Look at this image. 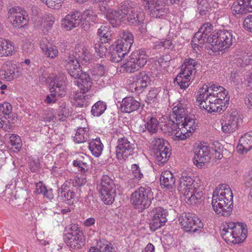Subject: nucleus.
Returning a JSON list of instances; mask_svg holds the SVG:
<instances>
[{"instance_id": "obj_1", "label": "nucleus", "mask_w": 252, "mask_h": 252, "mask_svg": "<svg viewBox=\"0 0 252 252\" xmlns=\"http://www.w3.org/2000/svg\"><path fill=\"white\" fill-rule=\"evenodd\" d=\"M92 0L99 2V10L113 27L119 26L121 22L138 26L141 24L145 19L144 13L136 3L125 1L121 3L117 9L113 10L107 2L101 0Z\"/></svg>"}, {"instance_id": "obj_2", "label": "nucleus", "mask_w": 252, "mask_h": 252, "mask_svg": "<svg viewBox=\"0 0 252 252\" xmlns=\"http://www.w3.org/2000/svg\"><path fill=\"white\" fill-rule=\"evenodd\" d=\"M169 119L162 126L161 130L169 136H172L174 140H183L189 137L196 129L195 120L188 118L185 122L180 124Z\"/></svg>"}, {"instance_id": "obj_3", "label": "nucleus", "mask_w": 252, "mask_h": 252, "mask_svg": "<svg viewBox=\"0 0 252 252\" xmlns=\"http://www.w3.org/2000/svg\"><path fill=\"white\" fill-rule=\"evenodd\" d=\"M75 79L74 84L80 89V92L76 91L74 96L75 105L81 107H86L92 96L85 94L92 88L93 78L89 72H84L80 78Z\"/></svg>"}, {"instance_id": "obj_4", "label": "nucleus", "mask_w": 252, "mask_h": 252, "mask_svg": "<svg viewBox=\"0 0 252 252\" xmlns=\"http://www.w3.org/2000/svg\"><path fill=\"white\" fill-rule=\"evenodd\" d=\"M154 199L151 188L145 186L140 187L131 194L130 202L135 208L142 212L150 206Z\"/></svg>"}, {"instance_id": "obj_5", "label": "nucleus", "mask_w": 252, "mask_h": 252, "mask_svg": "<svg viewBox=\"0 0 252 252\" xmlns=\"http://www.w3.org/2000/svg\"><path fill=\"white\" fill-rule=\"evenodd\" d=\"M119 187V186L116 185L109 176L103 175L96 188L102 201L106 204L110 205L114 202Z\"/></svg>"}, {"instance_id": "obj_6", "label": "nucleus", "mask_w": 252, "mask_h": 252, "mask_svg": "<svg viewBox=\"0 0 252 252\" xmlns=\"http://www.w3.org/2000/svg\"><path fill=\"white\" fill-rule=\"evenodd\" d=\"M197 66L198 63L195 60L186 59L182 65L181 72L174 79V83H177L181 89L185 90L189 86L191 77L195 75Z\"/></svg>"}, {"instance_id": "obj_7", "label": "nucleus", "mask_w": 252, "mask_h": 252, "mask_svg": "<svg viewBox=\"0 0 252 252\" xmlns=\"http://www.w3.org/2000/svg\"><path fill=\"white\" fill-rule=\"evenodd\" d=\"M211 45L207 46L213 52L223 51L230 47L236 42L232 31L220 30L215 33V38Z\"/></svg>"}, {"instance_id": "obj_8", "label": "nucleus", "mask_w": 252, "mask_h": 252, "mask_svg": "<svg viewBox=\"0 0 252 252\" xmlns=\"http://www.w3.org/2000/svg\"><path fill=\"white\" fill-rule=\"evenodd\" d=\"M151 144L156 163L160 165L166 162L171 154L168 142L163 138L155 137L152 140Z\"/></svg>"}, {"instance_id": "obj_9", "label": "nucleus", "mask_w": 252, "mask_h": 252, "mask_svg": "<svg viewBox=\"0 0 252 252\" xmlns=\"http://www.w3.org/2000/svg\"><path fill=\"white\" fill-rule=\"evenodd\" d=\"M65 243L71 249L77 250L85 245V238L83 232L77 225H72L69 231L63 235Z\"/></svg>"}, {"instance_id": "obj_10", "label": "nucleus", "mask_w": 252, "mask_h": 252, "mask_svg": "<svg viewBox=\"0 0 252 252\" xmlns=\"http://www.w3.org/2000/svg\"><path fill=\"white\" fill-rule=\"evenodd\" d=\"M213 26L210 23L204 24L194 35L192 40V46L195 48L198 47L199 45L207 43L208 46L211 45L215 38V34H213Z\"/></svg>"}, {"instance_id": "obj_11", "label": "nucleus", "mask_w": 252, "mask_h": 252, "mask_svg": "<svg viewBox=\"0 0 252 252\" xmlns=\"http://www.w3.org/2000/svg\"><path fill=\"white\" fill-rule=\"evenodd\" d=\"M242 116L234 109H231L222 119L221 130L224 133L236 130L243 122Z\"/></svg>"}, {"instance_id": "obj_12", "label": "nucleus", "mask_w": 252, "mask_h": 252, "mask_svg": "<svg viewBox=\"0 0 252 252\" xmlns=\"http://www.w3.org/2000/svg\"><path fill=\"white\" fill-rule=\"evenodd\" d=\"M178 220L184 230L187 232L195 233L203 227L201 220L190 213H183Z\"/></svg>"}, {"instance_id": "obj_13", "label": "nucleus", "mask_w": 252, "mask_h": 252, "mask_svg": "<svg viewBox=\"0 0 252 252\" xmlns=\"http://www.w3.org/2000/svg\"><path fill=\"white\" fill-rule=\"evenodd\" d=\"M135 148L134 141H130L125 137L120 138L117 141V146L116 147V158L119 160H125L128 156L133 155Z\"/></svg>"}, {"instance_id": "obj_14", "label": "nucleus", "mask_w": 252, "mask_h": 252, "mask_svg": "<svg viewBox=\"0 0 252 252\" xmlns=\"http://www.w3.org/2000/svg\"><path fill=\"white\" fill-rule=\"evenodd\" d=\"M221 200L233 202L232 192L227 185H220L214 191L212 201L213 208L216 209V205L222 207V203L220 202Z\"/></svg>"}, {"instance_id": "obj_15", "label": "nucleus", "mask_w": 252, "mask_h": 252, "mask_svg": "<svg viewBox=\"0 0 252 252\" xmlns=\"http://www.w3.org/2000/svg\"><path fill=\"white\" fill-rule=\"evenodd\" d=\"M78 191H80L78 188L71 187V182L66 181L59 189L58 197L63 201H67L68 204H73L78 200Z\"/></svg>"}, {"instance_id": "obj_16", "label": "nucleus", "mask_w": 252, "mask_h": 252, "mask_svg": "<svg viewBox=\"0 0 252 252\" xmlns=\"http://www.w3.org/2000/svg\"><path fill=\"white\" fill-rule=\"evenodd\" d=\"M8 14L9 21L15 27L21 28L28 23L29 18L27 13L20 7H12Z\"/></svg>"}, {"instance_id": "obj_17", "label": "nucleus", "mask_w": 252, "mask_h": 252, "mask_svg": "<svg viewBox=\"0 0 252 252\" xmlns=\"http://www.w3.org/2000/svg\"><path fill=\"white\" fill-rule=\"evenodd\" d=\"M193 153V163L199 168H202L205 163L210 160L211 151L207 146H198L194 148Z\"/></svg>"}, {"instance_id": "obj_18", "label": "nucleus", "mask_w": 252, "mask_h": 252, "mask_svg": "<svg viewBox=\"0 0 252 252\" xmlns=\"http://www.w3.org/2000/svg\"><path fill=\"white\" fill-rule=\"evenodd\" d=\"M150 11L152 17L160 18L168 11L162 0H142Z\"/></svg>"}, {"instance_id": "obj_19", "label": "nucleus", "mask_w": 252, "mask_h": 252, "mask_svg": "<svg viewBox=\"0 0 252 252\" xmlns=\"http://www.w3.org/2000/svg\"><path fill=\"white\" fill-rule=\"evenodd\" d=\"M223 90V87L213 83L204 84L197 92L196 101L204 100V98H209V101L210 102V99H211V97H209L210 96L216 97L219 94V91H222Z\"/></svg>"}, {"instance_id": "obj_20", "label": "nucleus", "mask_w": 252, "mask_h": 252, "mask_svg": "<svg viewBox=\"0 0 252 252\" xmlns=\"http://www.w3.org/2000/svg\"><path fill=\"white\" fill-rule=\"evenodd\" d=\"M64 67L70 76L74 79L80 78L84 72L77 59L74 55H69L64 61Z\"/></svg>"}, {"instance_id": "obj_21", "label": "nucleus", "mask_w": 252, "mask_h": 252, "mask_svg": "<svg viewBox=\"0 0 252 252\" xmlns=\"http://www.w3.org/2000/svg\"><path fill=\"white\" fill-rule=\"evenodd\" d=\"M53 79V86L50 88V92L56 93L58 97L65 96L66 90V77L63 75L54 76Z\"/></svg>"}, {"instance_id": "obj_22", "label": "nucleus", "mask_w": 252, "mask_h": 252, "mask_svg": "<svg viewBox=\"0 0 252 252\" xmlns=\"http://www.w3.org/2000/svg\"><path fill=\"white\" fill-rule=\"evenodd\" d=\"M83 15L81 13L78 11H75L67 14L62 20V24L66 30L69 31L78 27L81 23Z\"/></svg>"}, {"instance_id": "obj_23", "label": "nucleus", "mask_w": 252, "mask_h": 252, "mask_svg": "<svg viewBox=\"0 0 252 252\" xmlns=\"http://www.w3.org/2000/svg\"><path fill=\"white\" fill-rule=\"evenodd\" d=\"M18 76L19 71L16 65L9 62L5 63L0 70V76L1 79L7 81L16 79Z\"/></svg>"}, {"instance_id": "obj_24", "label": "nucleus", "mask_w": 252, "mask_h": 252, "mask_svg": "<svg viewBox=\"0 0 252 252\" xmlns=\"http://www.w3.org/2000/svg\"><path fill=\"white\" fill-rule=\"evenodd\" d=\"M194 181L186 173H183L180 178L178 185V190L182 194H187V192L194 191L195 189Z\"/></svg>"}, {"instance_id": "obj_25", "label": "nucleus", "mask_w": 252, "mask_h": 252, "mask_svg": "<svg viewBox=\"0 0 252 252\" xmlns=\"http://www.w3.org/2000/svg\"><path fill=\"white\" fill-rule=\"evenodd\" d=\"M135 84L136 91L142 92L143 90L150 85L151 80L147 72L144 71H139L133 77Z\"/></svg>"}, {"instance_id": "obj_26", "label": "nucleus", "mask_w": 252, "mask_h": 252, "mask_svg": "<svg viewBox=\"0 0 252 252\" xmlns=\"http://www.w3.org/2000/svg\"><path fill=\"white\" fill-rule=\"evenodd\" d=\"M200 108H203L209 113L220 112L224 111L227 107L225 106H221V103L214 99V101H209V98H204V100L197 101Z\"/></svg>"}, {"instance_id": "obj_27", "label": "nucleus", "mask_w": 252, "mask_h": 252, "mask_svg": "<svg viewBox=\"0 0 252 252\" xmlns=\"http://www.w3.org/2000/svg\"><path fill=\"white\" fill-rule=\"evenodd\" d=\"M141 106L140 102L132 96H127L123 99L121 108L125 113H130L139 109Z\"/></svg>"}, {"instance_id": "obj_28", "label": "nucleus", "mask_w": 252, "mask_h": 252, "mask_svg": "<svg viewBox=\"0 0 252 252\" xmlns=\"http://www.w3.org/2000/svg\"><path fill=\"white\" fill-rule=\"evenodd\" d=\"M119 35L120 39L118 42V48L122 47L125 51H129L133 43V34L129 31H123L120 32Z\"/></svg>"}, {"instance_id": "obj_29", "label": "nucleus", "mask_w": 252, "mask_h": 252, "mask_svg": "<svg viewBox=\"0 0 252 252\" xmlns=\"http://www.w3.org/2000/svg\"><path fill=\"white\" fill-rule=\"evenodd\" d=\"M187 113V109L183 107L182 104L179 103L173 108L172 112L170 114L169 118L175 119L176 122L182 124L185 122V119L186 120L188 118L192 119L188 116Z\"/></svg>"}, {"instance_id": "obj_30", "label": "nucleus", "mask_w": 252, "mask_h": 252, "mask_svg": "<svg viewBox=\"0 0 252 252\" xmlns=\"http://www.w3.org/2000/svg\"><path fill=\"white\" fill-rule=\"evenodd\" d=\"M229 228H232L233 235L236 237L237 244L243 242L247 237V230L242 223H235L234 222H228Z\"/></svg>"}, {"instance_id": "obj_31", "label": "nucleus", "mask_w": 252, "mask_h": 252, "mask_svg": "<svg viewBox=\"0 0 252 252\" xmlns=\"http://www.w3.org/2000/svg\"><path fill=\"white\" fill-rule=\"evenodd\" d=\"M159 124L157 119L153 116L148 115L145 120L144 125L139 127V131L144 132L148 130L150 134L156 133L158 131V126Z\"/></svg>"}, {"instance_id": "obj_32", "label": "nucleus", "mask_w": 252, "mask_h": 252, "mask_svg": "<svg viewBox=\"0 0 252 252\" xmlns=\"http://www.w3.org/2000/svg\"><path fill=\"white\" fill-rule=\"evenodd\" d=\"M12 106L8 102L0 103V119L11 120L14 124L17 121V115L13 113Z\"/></svg>"}, {"instance_id": "obj_33", "label": "nucleus", "mask_w": 252, "mask_h": 252, "mask_svg": "<svg viewBox=\"0 0 252 252\" xmlns=\"http://www.w3.org/2000/svg\"><path fill=\"white\" fill-rule=\"evenodd\" d=\"M175 180L174 176L170 171H164L160 175V183L162 188L172 189L175 186Z\"/></svg>"}, {"instance_id": "obj_34", "label": "nucleus", "mask_w": 252, "mask_h": 252, "mask_svg": "<svg viewBox=\"0 0 252 252\" xmlns=\"http://www.w3.org/2000/svg\"><path fill=\"white\" fill-rule=\"evenodd\" d=\"M252 148V131L247 132L240 138L237 149L242 154H244L249 151Z\"/></svg>"}, {"instance_id": "obj_35", "label": "nucleus", "mask_w": 252, "mask_h": 252, "mask_svg": "<svg viewBox=\"0 0 252 252\" xmlns=\"http://www.w3.org/2000/svg\"><path fill=\"white\" fill-rule=\"evenodd\" d=\"M129 57L140 67L144 66L146 64L148 57L145 50L142 49L133 51Z\"/></svg>"}, {"instance_id": "obj_36", "label": "nucleus", "mask_w": 252, "mask_h": 252, "mask_svg": "<svg viewBox=\"0 0 252 252\" xmlns=\"http://www.w3.org/2000/svg\"><path fill=\"white\" fill-rule=\"evenodd\" d=\"M89 252H115V251L108 242L99 240L95 246L90 247Z\"/></svg>"}, {"instance_id": "obj_37", "label": "nucleus", "mask_w": 252, "mask_h": 252, "mask_svg": "<svg viewBox=\"0 0 252 252\" xmlns=\"http://www.w3.org/2000/svg\"><path fill=\"white\" fill-rule=\"evenodd\" d=\"M222 203V207L217 206V209L213 208L214 211L219 215L222 216H228L231 213L233 208V202L225 201V200L220 201Z\"/></svg>"}, {"instance_id": "obj_38", "label": "nucleus", "mask_w": 252, "mask_h": 252, "mask_svg": "<svg viewBox=\"0 0 252 252\" xmlns=\"http://www.w3.org/2000/svg\"><path fill=\"white\" fill-rule=\"evenodd\" d=\"M47 40H42L40 44L41 49L44 52L47 57L55 58L58 56L59 51L56 46L49 43L46 44Z\"/></svg>"}, {"instance_id": "obj_39", "label": "nucleus", "mask_w": 252, "mask_h": 252, "mask_svg": "<svg viewBox=\"0 0 252 252\" xmlns=\"http://www.w3.org/2000/svg\"><path fill=\"white\" fill-rule=\"evenodd\" d=\"M232 9L233 15H243L249 12V9L245 0H237L234 1Z\"/></svg>"}, {"instance_id": "obj_40", "label": "nucleus", "mask_w": 252, "mask_h": 252, "mask_svg": "<svg viewBox=\"0 0 252 252\" xmlns=\"http://www.w3.org/2000/svg\"><path fill=\"white\" fill-rule=\"evenodd\" d=\"M88 147L93 156L98 157L102 153L103 145L99 138H96L89 142Z\"/></svg>"}, {"instance_id": "obj_41", "label": "nucleus", "mask_w": 252, "mask_h": 252, "mask_svg": "<svg viewBox=\"0 0 252 252\" xmlns=\"http://www.w3.org/2000/svg\"><path fill=\"white\" fill-rule=\"evenodd\" d=\"M221 235L224 240L227 243L237 244L236 238L234 236L232 228H229L228 222L226 223L225 225H224L221 231Z\"/></svg>"}, {"instance_id": "obj_42", "label": "nucleus", "mask_w": 252, "mask_h": 252, "mask_svg": "<svg viewBox=\"0 0 252 252\" xmlns=\"http://www.w3.org/2000/svg\"><path fill=\"white\" fill-rule=\"evenodd\" d=\"M14 46L9 40L0 38V56H7L11 55Z\"/></svg>"}, {"instance_id": "obj_43", "label": "nucleus", "mask_w": 252, "mask_h": 252, "mask_svg": "<svg viewBox=\"0 0 252 252\" xmlns=\"http://www.w3.org/2000/svg\"><path fill=\"white\" fill-rule=\"evenodd\" d=\"M129 52L128 51H125V49L121 47L118 48L117 44L115 49L111 51L110 54V60L113 62L118 63L122 60L125 55Z\"/></svg>"}, {"instance_id": "obj_44", "label": "nucleus", "mask_w": 252, "mask_h": 252, "mask_svg": "<svg viewBox=\"0 0 252 252\" xmlns=\"http://www.w3.org/2000/svg\"><path fill=\"white\" fill-rule=\"evenodd\" d=\"M87 129L88 128L85 127L78 128L74 137V141L77 143H81L88 140L89 139V134Z\"/></svg>"}, {"instance_id": "obj_45", "label": "nucleus", "mask_w": 252, "mask_h": 252, "mask_svg": "<svg viewBox=\"0 0 252 252\" xmlns=\"http://www.w3.org/2000/svg\"><path fill=\"white\" fill-rule=\"evenodd\" d=\"M107 108V105L105 102L98 101L92 107L91 114L94 117H99L104 113Z\"/></svg>"}, {"instance_id": "obj_46", "label": "nucleus", "mask_w": 252, "mask_h": 252, "mask_svg": "<svg viewBox=\"0 0 252 252\" xmlns=\"http://www.w3.org/2000/svg\"><path fill=\"white\" fill-rule=\"evenodd\" d=\"M98 34L99 35L102 42L106 43L112 40V34L108 27L101 26L98 30Z\"/></svg>"}, {"instance_id": "obj_47", "label": "nucleus", "mask_w": 252, "mask_h": 252, "mask_svg": "<svg viewBox=\"0 0 252 252\" xmlns=\"http://www.w3.org/2000/svg\"><path fill=\"white\" fill-rule=\"evenodd\" d=\"M5 140H9L10 144L15 146V149L19 150L22 146V141L20 137L14 134L6 133L4 136Z\"/></svg>"}, {"instance_id": "obj_48", "label": "nucleus", "mask_w": 252, "mask_h": 252, "mask_svg": "<svg viewBox=\"0 0 252 252\" xmlns=\"http://www.w3.org/2000/svg\"><path fill=\"white\" fill-rule=\"evenodd\" d=\"M167 219H163V218L160 219L158 216L156 217L153 215L149 223L150 229L154 231L164 225Z\"/></svg>"}, {"instance_id": "obj_49", "label": "nucleus", "mask_w": 252, "mask_h": 252, "mask_svg": "<svg viewBox=\"0 0 252 252\" xmlns=\"http://www.w3.org/2000/svg\"><path fill=\"white\" fill-rule=\"evenodd\" d=\"M122 66L127 73L134 72L141 68L136 63L132 60L131 58L130 57L123 63Z\"/></svg>"}, {"instance_id": "obj_50", "label": "nucleus", "mask_w": 252, "mask_h": 252, "mask_svg": "<svg viewBox=\"0 0 252 252\" xmlns=\"http://www.w3.org/2000/svg\"><path fill=\"white\" fill-rule=\"evenodd\" d=\"M106 67L101 64H97L94 68L89 71V73L93 78V79H96L97 77H103L105 73Z\"/></svg>"}, {"instance_id": "obj_51", "label": "nucleus", "mask_w": 252, "mask_h": 252, "mask_svg": "<svg viewBox=\"0 0 252 252\" xmlns=\"http://www.w3.org/2000/svg\"><path fill=\"white\" fill-rule=\"evenodd\" d=\"M217 101L221 103V106H227L229 104V96L228 94L227 91L224 88L222 91H219V94L217 95L215 98Z\"/></svg>"}, {"instance_id": "obj_52", "label": "nucleus", "mask_w": 252, "mask_h": 252, "mask_svg": "<svg viewBox=\"0 0 252 252\" xmlns=\"http://www.w3.org/2000/svg\"><path fill=\"white\" fill-rule=\"evenodd\" d=\"M69 113V111L65 102L61 103L58 109V120L61 121H63L66 118Z\"/></svg>"}, {"instance_id": "obj_53", "label": "nucleus", "mask_w": 252, "mask_h": 252, "mask_svg": "<svg viewBox=\"0 0 252 252\" xmlns=\"http://www.w3.org/2000/svg\"><path fill=\"white\" fill-rule=\"evenodd\" d=\"M40 1L51 9H59L64 0H40Z\"/></svg>"}, {"instance_id": "obj_54", "label": "nucleus", "mask_w": 252, "mask_h": 252, "mask_svg": "<svg viewBox=\"0 0 252 252\" xmlns=\"http://www.w3.org/2000/svg\"><path fill=\"white\" fill-rule=\"evenodd\" d=\"M131 174L133 179L136 181H140L143 178V174L141 172L139 166L137 164H133L131 166Z\"/></svg>"}, {"instance_id": "obj_55", "label": "nucleus", "mask_w": 252, "mask_h": 252, "mask_svg": "<svg viewBox=\"0 0 252 252\" xmlns=\"http://www.w3.org/2000/svg\"><path fill=\"white\" fill-rule=\"evenodd\" d=\"M197 9L201 15H204L210 9L208 2L206 0H197Z\"/></svg>"}, {"instance_id": "obj_56", "label": "nucleus", "mask_w": 252, "mask_h": 252, "mask_svg": "<svg viewBox=\"0 0 252 252\" xmlns=\"http://www.w3.org/2000/svg\"><path fill=\"white\" fill-rule=\"evenodd\" d=\"M73 164L74 166L77 167L78 169L83 173H85L89 169V166L87 162L82 161L79 158L74 160Z\"/></svg>"}, {"instance_id": "obj_57", "label": "nucleus", "mask_w": 252, "mask_h": 252, "mask_svg": "<svg viewBox=\"0 0 252 252\" xmlns=\"http://www.w3.org/2000/svg\"><path fill=\"white\" fill-rule=\"evenodd\" d=\"M94 49L97 55L100 57L105 56L107 51L106 46L103 44V42H102V41H101V43L95 44Z\"/></svg>"}, {"instance_id": "obj_58", "label": "nucleus", "mask_w": 252, "mask_h": 252, "mask_svg": "<svg viewBox=\"0 0 252 252\" xmlns=\"http://www.w3.org/2000/svg\"><path fill=\"white\" fill-rule=\"evenodd\" d=\"M185 196V201L189 204H195L198 199L195 196L194 191L191 190V192H187V194H183Z\"/></svg>"}, {"instance_id": "obj_59", "label": "nucleus", "mask_w": 252, "mask_h": 252, "mask_svg": "<svg viewBox=\"0 0 252 252\" xmlns=\"http://www.w3.org/2000/svg\"><path fill=\"white\" fill-rule=\"evenodd\" d=\"M152 213L154 216L156 217H159V218L162 219H166V217L167 215V211L166 209H164L163 208L161 207H158L155 208L153 210Z\"/></svg>"}, {"instance_id": "obj_60", "label": "nucleus", "mask_w": 252, "mask_h": 252, "mask_svg": "<svg viewBox=\"0 0 252 252\" xmlns=\"http://www.w3.org/2000/svg\"><path fill=\"white\" fill-rule=\"evenodd\" d=\"M87 182L86 178L84 177H75L71 183L73 188L80 187Z\"/></svg>"}, {"instance_id": "obj_61", "label": "nucleus", "mask_w": 252, "mask_h": 252, "mask_svg": "<svg viewBox=\"0 0 252 252\" xmlns=\"http://www.w3.org/2000/svg\"><path fill=\"white\" fill-rule=\"evenodd\" d=\"M158 93V89H151L147 95L148 100L150 102L152 101L153 102L155 101L157 99Z\"/></svg>"}, {"instance_id": "obj_62", "label": "nucleus", "mask_w": 252, "mask_h": 252, "mask_svg": "<svg viewBox=\"0 0 252 252\" xmlns=\"http://www.w3.org/2000/svg\"><path fill=\"white\" fill-rule=\"evenodd\" d=\"M219 146L217 147L215 146V148L212 147V154L214 156V158L216 159H221L223 157L222 154L221 153V149L220 143H217Z\"/></svg>"}, {"instance_id": "obj_63", "label": "nucleus", "mask_w": 252, "mask_h": 252, "mask_svg": "<svg viewBox=\"0 0 252 252\" xmlns=\"http://www.w3.org/2000/svg\"><path fill=\"white\" fill-rule=\"evenodd\" d=\"M243 25L246 30L252 32V15H250L245 18Z\"/></svg>"}, {"instance_id": "obj_64", "label": "nucleus", "mask_w": 252, "mask_h": 252, "mask_svg": "<svg viewBox=\"0 0 252 252\" xmlns=\"http://www.w3.org/2000/svg\"><path fill=\"white\" fill-rule=\"evenodd\" d=\"M244 184L246 187L252 186V168L245 175Z\"/></svg>"}]
</instances>
